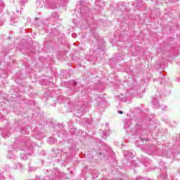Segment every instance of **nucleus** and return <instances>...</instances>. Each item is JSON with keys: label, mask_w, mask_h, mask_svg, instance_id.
I'll use <instances>...</instances> for the list:
<instances>
[{"label": "nucleus", "mask_w": 180, "mask_h": 180, "mask_svg": "<svg viewBox=\"0 0 180 180\" xmlns=\"http://www.w3.org/2000/svg\"><path fill=\"white\" fill-rule=\"evenodd\" d=\"M52 175L49 176V179L51 180H57V178H60L63 179L64 178V173L60 172L58 169H54L53 172H52Z\"/></svg>", "instance_id": "f257e3e1"}, {"label": "nucleus", "mask_w": 180, "mask_h": 180, "mask_svg": "<svg viewBox=\"0 0 180 180\" xmlns=\"http://www.w3.org/2000/svg\"><path fill=\"white\" fill-rule=\"evenodd\" d=\"M0 134H1L2 137L4 139H7L11 136V133L8 132V129H0Z\"/></svg>", "instance_id": "f03ea898"}, {"label": "nucleus", "mask_w": 180, "mask_h": 180, "mask_svg": "<svg viewBox=\"0 0 180 180\" xmlns=\"http://www.w3.org/2000/svg\"><path fill=\"white\" fill-rule=\"evenodd\" d=\"M136 134H139V136H141V137H140V139H141V140L142 141H148V139H143L142 137H143V136H144V134H146V131H139V130H137L136 131Z\"/></svg>", "instance_id": "7ed1b4c3"}, {"label": "nucleus", "mask_w": 180, "mask_h": 180, "mask_svg": "<svg viewBox=\"0 0 180 180\" xmlns=\"http://www.w3.org/2000/svg\"><path fill=\"white\" fill-rule=\"evenodd\" d=\"M152 102H153V105L155 106V108H160V104H158V99L155 98H153Z\"/></svg>", "instance_id": "20e7f679"}, {"label": "nucleus", "mask_w": 180, "mask_h": 180, "mask_svg": "<svg viewBox=\"0 0 180 180\" xmlns=\"http://www.w3.org/2000/svg\"><path fill=\"white\" fill-rule=\"evenodd\" d=\"M24 146L29 148V150H32V146L30 145V141L25 140Z\"/></svg>", "instance_id": "39448f33"}, {"label": "nucleus", "mask_w": 180, "mask_h": 180, "mask_svg": "<svg viewBox=\"0 0 180 180\" xmlns=\"http://www.w3.org/2000/svg\"><path fill=\"white\" fill-rule=\"evenodd\" d=\"M123 153L125 157H129V158L133 157V155H131V153L129 152V150H124Z\"/></svg>", "instance_id": "423d86ee"}, {"label": "nucleus", "mask_w": 180, "mask_h": 180, "mask_svg": "<svg viewBox=\"0 0 180 180\" xmlns=\"http://www.w3.org/2000/svg\"><path fill=\"white\" fill-rule=\"evenodd\" d=\"M86 60H87L88 61H94V56H92V55H87L86 56Z\"/></svg>", "instance_id": "0eeeda50"}, {"label": "nucleus", "mask_w": 180, "mask_h": 180, "mask_svg": "<svg viewBox=\"0 0 180 180\" xmlns=\"http://www.w3.org/2000/svg\"><path fill=\"white\" fill-rule=\"evenodd\" d=\"M92 175L94 178H98V176H99V172L94 171L92 172Z\"/></svg>", "instance_id": "6e6552de"}, {"label": "nucleus", "mask_w": 180, "mask_h": 180, "mask_svg": "<svg viewBox=\"0 0 180 180\" xmlns=\"http://www.w3.org/2000/svg\"><path fill=\"white\" fill-rule=\"evenodd\" d=\"M48 143H49V144H53V143H56V139L53 137L49 138Z\"/></svg>", "instance_id": "1a4fd4ad"}, {"label": "nucleus", "mask_w": 180, "mask_h": 180, "mask_svg": "<svg viewBox=\"0 0 180 180\" xmlns=\"http://www.w3.org/2000/svg\"><path fill=\"white\" fill-rule=\"evenodd\" d=\"M37 3L41 4V6H43L44 5V0H38Z\"/></svg>", "instance_id": "9d476101"}, {"label": "nucleus", "mask_w": 180, "mask_h": 180, "mask_svg": "<svg viewBox=\"0 0 180 180\" xmlns=\"http://www.w3.org/2000/svg\"><path fill=\"white\" fill-rule=\"evenodd\" d=\"M101 0H96L95 1V4L97 6H101Z\"/></svg>", "instance_id": "9b49d317"}, {"label": "nucleus", "mask_w": 180, "mask_h": 180, "mask_svg": "<svg viewBox=\"0 0 180 180\" xmlns=\"http://www.w3.org/2000/svg\"><path fill=\"white\" fill-rule=\"evenodd\" d=\"M52 16L53 18H56V19H58V14H57V13H53Z\"/></svg>", "instance_id": "f8f14e48"}, {"label": "nucleus", "mask_w": 180, "mask_h": 180, "mask_svg": "<svg viewBox=\"0 0 180 180\" xmlns=\"http://www.w3.org/2000/svg\"><path fill=\"white\" fill-rule=\"evenodd\" d=\"M26 2H27V0H20V4H21V6H23Z\"/></svg>", "instance_id": "ddd939ff"}, {"label": "nucleus", "mask_w": 180, "mask_h": 180, "mask_svg": "<svg viewBox=\"0 0 180 180\" xmlns=\"http://www.w3.org/2000/svg\"><path fill=\"white\" fill-rule=\"evenodd\" d=\"M70 84H71V85H73V86H77V83L75 81H71Z\"/></svg>", "instance_id": "4468645a"}, {"label": "nucleus", "mask_w": 180, "mask_h": 180, "mask_svg": "<svg viewBox=\"0 0 180 180\" xmlns=\"http://www.w3.org/2000/svg\"><path fill=\"white\" fill-rule=\"evenodd\" d=\"M28 171H29V172H32V171H36V168L30 167V169H29Z\"/></svg>", "instance_id": "2eb2a0df"}, {"label": "nucleus", "mask_w": 180, "mask_h": 180, "mask_svg": "<svg viewBox=\"0 0 180 180\" xmlns=\"http://www.w3.org/2000/svg\"><path fill=\"white\" fill-rule=\"evenodd\" d=\"M117 113H120V115H123V111L118 110Z\"/></svg>", "instance_id": "dca6fc26"}, {"label": "nucleus", "mask_w": 180, "mask_h": 180, "mask_svg": "<svg viewBox=\"0 0 180 180\" xmlns=\"http://www.w3.org/2000/svg\"><path fill=\"white\" fill-rule=\"evenodd\" d=\"M129 124L126 123V124H124V129H126V127H129Z\"/></svg>", "instance_id": "f3484780"}, {"label": "nucleus", "mask_w": 180, "mask_h": 180, "mask_svg": "<svg viewBox=\"0 0 180 180\" xmlns=\"http://www.w3.org/2000/svg\"><path fill=\"white\" fill-rule=\"evenodd\" d=\"M0 4H1V5H4V1H3L2 0H0Z\"/></svg>", "instance_id": "a211bd4d"}, {"label": "nucleus", "mask_w": 180, "mask_h": 180, "mask_svg": "<svg viewBox=\"0 0 180 180\" xmlns=\"http://www.w3.org/2000/svg\"><path fill=\"white\" fill-rule=\"evenodd\" d=\"M132 165H137V163H136V162H132Z\"/></svg>", "instance_id": "6ab92c4d"}, {"label": "nucleus", "mask_w": 180, "mask_h": 180, "mask_svg": "<svg viewBox=\"0 0 180 180\" xmlns=\"http://www.w3.org/2000/svg\"><path fill=\"white\" fill-rule=\"evenodd\" d=\"M8 158H13V157L11 156V155H8Z\"/></svg>", "instance_id": "aec40b11"}, {"label": "nucleus", "mask_w": 180, "mask_h": 180, "mask_svg": "<svg viewBox=\"0 0 180 180\" xmlns=\"http://www.w3.org/2000/svg\"><path fill=\"white\" fill-rule=\"evenodd\" d=\"M160 169H165V167H160Z\"/></svg>", "instance_id": "412c9836"}, {"label": "nucleus", "mask_w": 180, "mask_h": 180, "mask_svg": "<svg viewBox=\"0 0 180 180\" xmlns=\"http://www.w3.org/2000/svg\"><path fill=\"white\" fill-rule=\"evenodd\" d=\"M72 37H75V34H72Z\"/></svg>", "instance_id": "4be33fe9"}, {"label": "nucleus", "mask_w": 180, "mask_h": 180, "mask_svg": "<svg viewBox=\"0 0 180 180\" xmlns=\"http://www.w3.org/2000/svg\"><path fill=\"white\" fill-rule=\"evenodd\" d=\"M143 164H144L145 165H147V163H146V162H143Z\"/></svg>", "instance_id": "5701e85b"}, {"label": "nucleus", "mask_w": 180, "mask_h": 180, "mask_svg": "<svg viewBox=\"0 0 180 180\" xmlns=\"http://www.w3.org/2000/svg\"><path fill=\"white\" fill-rule=\"evenodd\" d=\"M21 133H22V134L25 133V132L23 131V129L21 130Z\"/></svg>", "instance_id": "b1692460"}, {"label": "nucleus", "mask_w": 180, "mask_h": 180, "mask_svg": "<svg viewBox=\"0 0 180 180\" xmlns=\"http://www.w3.org/2000/svg\"><path fill=\"white\" fill-rule=\"evenodd\" d=\"M105 136H109V134H108V133H105Z\"/></svg>", "instance_id": "393cba45"}, {"label": "nucleus", "mask_w": 180, "mask_h": 180, "mask_svg": "<svg viewBox=\"0 0 180 180\" xmlns=\"http://www.w3.org/2000/svg\"><path fill=\"white\" fill-rule=\"evenodd\" d=\"M160 165H164V163H163V162H161V163H160Z\"/></svg>", "instance_id": "a878e982"}, {"label": "nucleus", "mask_w": 180, "mask_h": 180, "mask_svg": "<svg viewBox=\"0 0 180 180\" xmlns=\"http://www.w3.org/2000/svg\"><path fill=\"white\" fill-rule=\"evenodd\" d=\"M39 18H36L35 20H37Z\"/></svg>", "instance_id": "bb28decb"}, {"label": "nucleus", "mask_w": 180, "mask_h": 180, "mask_svg": "<svg viewBox=\"0 0 180 180\" xmlns=\"http://www.w3.org/2000/svg\"><path fill=\"white\" fill-rule=\"evenodd\" d=\"M103 139H106V136L103 137Z\"/></svg>", "instance_id": "cd10ccee"}, {"label": "nucleus", "mask_w": 180, "mask_h": 180, "mask_svg": "<svg viewBox=\"0 0 180 180\" xmlns=\"http://www.w3.org/2000/svg\"><path fill=\"white\" fill-rule=\"evenodd\" d=\"M21 150H22L23 151H25V149H23V148H22V149H21Z\"/></svg>", "instance_id": "c85d7f7f"}, {"label": "nucleus", "mask_w": 180, "mask_h": 180, "mask_svg": "<svg viewBox=\"0 0 180 180\" xmlns=\"http://www.w3.org/2000/svg\"><path fill=\"white\" fill-rule=\"evenodd\" d=\"M139 127H140V125H138Z\"/></svg>", "instance_id": "c756f323"}]
</instances>
